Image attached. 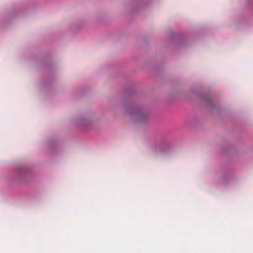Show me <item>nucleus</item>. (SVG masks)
Masks as SVG:
<instances>
[{"label":"nucleus","mask_w":253,"mask_h":253,"mask_svg":"<svg viewBox=\"0 0 253 253\" xmlns=\"http://www.w3.org/2000/svg\"><path fill=\"white\" fill-rule=\"evenodd\" d=\"M187 44L185 42H179L176 47H185Z\"/></svg>","instance_id":"obj_1"},{"label":"nucleus","mask_w":253,"mask_h":253,"mask_svg":"<svg viewBox=\"0 0 253 253\" xmlns=\"http://www.w3.org/2000/svg\"><path fill=\"white\" fill-rule=\"evenodd\" d=\"M248 5L249 7H252L253 8V0H247Z\"/></svg>","instance_id":"obj_2"},{"label":"nucleus","mask_w":253,"mask_h":253,"mask_svg":"<svg viewBox=\"0 0 253 253\" xmlns=\"http://www.w3.org/2000/svg\"><path fill=\"white\" fill-rule=\"evenodd\" d=\"M170 34L172 36L173 38H174L173 36H174V34L173 31H170Z\"/></svg>","instance_id":"obj_3"}]
</instances>
